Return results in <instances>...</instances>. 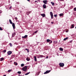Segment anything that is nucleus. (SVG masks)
Wrapping results in <instances>:
<instances>
[{"label": "nucleus", "mask_w": 76, "mask_h": 76, "mask_svg": "<svg viewBox=\"0 0 76 76\" xmlns=\"http://www.w3.org/2000/svg\"><path fill=\"white\" fill-rule=\"evenodd\" d=\"M16 34V33L15 32L14 33H12V37L13 38V37H15V35Z\"/></svg>", "instance_id": "nucleus-12"}, {"label": "nucleus", "mask_w": 76, "mask_h": 76, "mask_svg": "<svg viewBox=\"0 0 76 76\" xmlns=\"http://www.w3.org/2000/svg\"><path fill=\"white\" fill-rule=\"evenodd\" d=\"M50 43H49V44H50Z\"/></svg>", "instance_id": "nucleus-47"}, {"label": "nucleus", "mask_w": 76, "mask_h": 76, "mask_svg": "<svg viewBox=\"0 0 76 76\" xmlns=\"http://www.w3.org/2000/svg\"><path fill=\"white\" fill-rule=\"evenodd\" d=\"M10 47H12V44L11 43H10Z\"/></svg>", "instance_id": "nucleus-32"}, {"label": "nucleus", "mask_w": 76, "mask_h": 76, "mask_svg": "<svg viewBox=\"0 0 76 76\" xmlns=\"http://www.w3.org/2000/svg\"><path fill=\"white\" fill-rule=\"evenodd\" d=\"M15 20H18V18H17V17L15 18Z\"/></svg>", "instance_id": "nucleus-37"}, {"label": "nucleus", "mask_w": 76, "mask_h": 76, "mask_svg": "<svg viewBox=\"0 0 76 76\" xmlns=\"http://www.w3.org/2000/svg\"><path fill=\"white\" fill-rule=\"evenodd\" d=\"M59 15L60 16H63V13L60 14Z\"/></svg>", "instance_id": "nucleus-16"}, {"label": "nucleus", "mask_w": 76, "mask_h": 76, "mask_svg": "<svg viewBox=\"0 0 76 76\" xmlns=\"http://www.w3.org/2000/svg\"><path fill=\"white\" fill-rule=\"evenodd\" d=\"M54 16V17H57V14L55 15Z\"/></svg>", "instance_id": "nucleus-31"}, {"label": "nucleus", "mask_w": 76, "mask_h": 76, "mask_svg": "<svg viewBox=\"0 0 76 76\" xmlns=\"http://www.w3.org/2000/svg\"><path fill=\"white\" fill-rule=\"evenodd\" d=\"M13 56H14V55H13Z\"/></svg>", "instance_id": "nucleus-49"}, {"label": "nucleus", "mask_w": 76, "mask_h": 76, "mask_svg": "<svg viewBox=\"0 0 76 76\" xmlns=\"http://www.w3.org/2000/svg\"><path fill=\"white\" fill-rule=\"evenodd\" d=\"M21 67H23L24 66V64H21Z\"/></svg>", "instance_id": "nucleus-25"}, {"label": "nucleus", "mask_w": 76, "mask_h": 76, "mask_svg": "<svg viewBox=\"0 0 76 76\" xmlns=\"http://www.w3.org/2000/svg\"><path fill=\"white\" fill-rule=\"evenodd\" d=\"M59 65L60 67H63L64 66V64L63 63H60L59 64Z\"/></svg>", "instance_id": "nucleus-3"}, {"label": "nucleus", "mask_w": 76, "mask_h": 76, "mask_svg": "<svg viewBox=\"0 0 76 76\" xmlns=\"http://www.w3.org/2000/svg\"><path fill=\"white\" fill-rule=\"evenodd\" d=\"M0 31H2V30H3V29H2V28H1V27H0Z\"/></svg>", "instance_id": "nucleus-34"}, {"label": "nucleus", "mask_w": 76, "mask_h": 76, "mask_svg": "<svg viewBox=\"0 0 76 76\" xmlns=\"http://www.w3.org/2000/svg\"><path fill=\"white\" fill-rule=\"evenodd\" d=\"M40 15L42 16V17H43V18H44V17L45 16V14L44 13L41 14Z\"/></svg>", "instance_id": "nucleus-8"}, {"label": "nucleus", "mask_w": 76, "mask_h": 76, "mask_svg": "<svg viewBox=\"0 0 76 76\" xmlns=\"http://www.w3.org/2000/svg\"><path fill=\"white\" fill-rule=\"evenodd\" d=\"M74 15H75V16H76V12H75V13Z\"/></svg>", "instance_id": "nucleus-42"}, {"label": "nucleus", "mask_w": 76, "mask_h": 76, "mask_svg": "<svg viewBox=\"0 0 76 76\" xmlns=\"http://www.w3.org/2000/svg\"><path fill=\"white\" fill-rule=\"evenodd\" d=\"M68 39V37H66V38H65L64 39V41H66V39Z\"/></svg>", "instance_id": "nucleus-23"}, {"label": "nucleus", "mask_w": 76, "mask_h": 76, "mask_svg": "<svg viewBox=\"0 0 76 76\" xmlns=\"http://www.w3.org/2000/svg\"><path fill=\"white\" fill-rule=\"evenodd\" d=\"M43 7L44 9H46V5L45 4L43 5Z\"/></svg>", "instance_id": "nucleus-13"}, {"label": "nucleus", "mask_w": 76, "mask_h": 76, "mask_svg": "<svg viewBox=\"0 0 76 76\" xmlns=\"http://www.w3.org/2000/svg\"><path fill=\"white\" fill-rule=\"evenodd\" d=\"M53 41L50 40V43H52Z\"/></svg>", "instance_id": "nucleus-38"}, {"label": "nucleus", "mask_w": 76, "mask_h": 76, "mask_svg": "<svg viewBox=\"0 0 76 76\" xmlns=\"http://www.w3.org/2000/svg\"><path fill=\"white\" fill-rule=\"evenodd\" d=\"M27 0V1H30V0Z\"/></svg>", "instance_id": "nucleus-45"}, {"label": "nucleus", "mask_w": 76, "mask_h": 76, "mask_svg": "<svg viewBox=\"0 0 76 76\" xmlns=\"http://www.w3.org/2000/svg\"><path fill=\"white\" fill-rule=\"evenodd\" d=\"M28 37V35H25L24 36L22 37V38H26Z\"/></svg>", "instance_id": "nucleus-9"}, {"label": "nucleus", "mask_w": 76, "mask_h": 76, "mask_svg": "<svg viewBox=\"0 0 76 76\" xmlns=\"http://www.w3.org/2000/svg\"><path fill=\"white\" fill-rule=\"evenodd\" d=\"M0 59H1L0 61H3V60H4V58H1Z\"/></svg>", "instance_id": "nucleus-24"}, {"label": "nucleus", "mask_w": 76, "mask_h": 76, "mask_svg": "<svg viewBox=\"0 0 76 76\" xmlns=\"http://www.w3.org/2000/svg\"><path fill=\"white\" fill-rule=\"evenodd\" d=\"M26 60L27 61H29L30 60V58H29L27 57L26 58Z\"/></svg>", "instance_id": "nucleus-17"}, {"label": "nucleus", "mask_w": 76, "mask_h": 76, "mask_svg": "<svg viewBox=\"0 0 76 76\" xmlns=\"http://www.w3.org/2000/svg\"><path fill=\"white\" fill-rule=\"evenodd\" d=\"M6 50H4L3 51V53H6Z\"/></svg>", "instance_id": "nucleus-28"}, {"label": "nucleus", "mask_w": 76, "mask_h": 76, "mask_svg": "<svg viewBox=\"0 0 76 76\" xmlns=\"http://www.w3.org/2000/svg\"><path fill=\"white\" fill-rule=\"evenodd\" d=\"M74 9L75 11H76V8H75Z\"/></svg>", "instance_id": "nucleus-36"}, {"label": "nucleus", "mask_w": 76, "mask_h": 76, "mask_svg": "<svg viewBox=\"0 0 76 76\" xmlns=\"http://www.w3.org/2000/svg\"><path fill=\"white\" fill-rule=\"evenodd\" d=\"M12 6H10V7L9 8V9H11V8H12Z\"/></svg>", "instance_id": "nucleus-39"}, {"label": "nucleus", "mask_w": 76, "mask_h": 76, "mask_svg": "<svg viewBox=\"0 0 76 76\" xmlns=\"http://www.w3.org/2000/svg\"><path fill=\"white\" fill-rule=\"evenodd\" d=\"M14 64L15 65V66H17V65H18V63L15 62L14 63Z\"/></svg>", "instance_id": "nucleus-20"}, {"label": "nucleus", "mask_w": 76, "mask_h": 76, "mask_svg": "<svg viewBox=\"0 0 76 76\" xmlns=\"http://www.w3.org/2000/svg\"><path fill=\"white\" fill-rule=\"evenodd\" d=\"M59 50L60 51H63V48H59Z\"/></svg>", "instance_id": "nucleus-15"}, {"label": "nucleus", "mask_w": 76, "mask_h": 76, "mask_svg": "<svg viewBox=\"0 0 76 76\" xmlns=\"http://www.w3.org/2000/svg\"><path fill=\"white\" fill-rule=\"evenodd\" d=\"M51 3L52 4V6H54V3L53 2H51Z\"/></svg>", "instance_id": "nucleus-21"}, {"label": "nucleus", "mask_w": 76, "mask_h": 76, "mask_svg": "<svg viewBox=\"0 0 76 76\" xmlns=\"http://www.w3.org/2000/svg\"><path fill=\"white\" fill-rule=\"evenodd\" d=\"M29 73H30V72L25 74V75H29Z\"/></svg>", "instance_id": "nucleus-26"}, {"label": "nucleus", "mask_w": 76, "mask_h": 76, "mask_svg": "<svg viewBox=\"0 0 76 76\" xmlns=\"http://www.w3.org/2000/svg\"><path fill=\"white\" fill-rule=\"evenodd\" d=\"M75 29H76V26L75 27Z\"/></svg>", "instance_id": "nucleus-48"}, {"label": "nucleus", "mask_w": 76, "mask_h": 76, "mask_svg": "<svg viewBox=\"0 0 76 76\" xmlns=\"http://www.w3.org/2000/svg\"><path fill=\"white\" fill-rule=\"evenodd\" d=\"M12 24L13 29H15V23H12Z\"/></svg>", "instance_id": "nucleus-7"}, {"label": "nucleus", "mask_w": 76, "mask_h": 76, "mask_svg": "<svg viewBox=\"0 0 76 76\" xmlns=\"http://www.w3.org/2000/svg\"><path fill=\"white\" fill-rule=\"evenodd\" d=\"M12 69H9L7 71V72L8 73L9 72L10 73V72H12Z\"/></svg>", "instance_id": "nucleus-18"}, {"label": "nucleus", "mask_w": 76, "mask_h": 76, "mask_svg": "<svg viewBox=\"0 0 76 76\" xmlns=\"http://www.w3.org/2000/svg\"><path fill=\"white\" fill-rule=\"evenodd\" d=\"M57 41H53V43L54 44H56V43H57Z\"/></svg>", "instance_id": "nucleus-29"}, {"label": "nucleus", "mask_w": 76, "mask_h": 76, "mask_svg": "<svg viewBox=\"0 0 76 76\" xmlns=\"http://www.w3.org/2000/svg\"><path fill=\"white\" fill-rule=\"evenodd\" d=\"M51 72L50 70L47 71L46 72L44 73V74H47V73H50Z\"/></svg>", "instance_id": "nucleus-4"}, {"label": "nucleus", "mask_w": 76, "mask_h": 76, "mask_svg": "<svg viewBox=\"0 0 76 76\" xmlns=\"http://www.w3.org/2000/svg\"><path fill=\"white\" fill-rule=\"evenodd\" d=\"M8 55H10L12 53V52L11 51H9L7 52Z\"/></svg>", "instance_id": "nucleus-5"}, {"label": "nucleus", "mask_w": 76, "mask_h": 76, "mask_svg": "<svg viewBox=\"0 0 76 76\" xmlns=\"http://www.w3.org/2000/svg\"><path fill=\"white\" fill-rule=\"evenodd\" d=\"M38 56H39V57L41 58H42V57H44V56H43L42 55H39Z\"/></svg>", "instance_id": "nucleus-10"}, {"label": "nucleus", "mask_w": 76, "mask_h": 76, "mask_svg": "<svg viewBox=\"0 0 76 76\" xmlns=\"http://www.w3.org/2000/svg\"><path fill=\"white\" fill-rule=\"evenodd\" d=\"M26 70H27V67L26 66L25 67L22 68V70L24 72L26 71Z\"/></svg>", "instance_id": "nucleus-1"}, {"label": "nucleus", "mask_w": 76, "mask_h": 76, "mask_svg": "<svg viewBox=\"0 0 76 76\" xmlns=\"http://www.w3.org/2000/svg\"><path fill=\"white\" fill-rule=\"evenodd\" d=\"M51 40L49 39H47V42H50V41Z\"/></svg>", "instance_id": "nucleus-22"}, {"label": "nucleus", "mask_w": 76, "mask_h": 76, "mask_svg": "<svg viewBox=\"0 0 76 76\" xmlns=\"http://www.w3.org/2000/svg\"><path fill=\"white\" fill-rule=\"evenodd\" d=\"M18 74H21V72L20 71H18Z\"/></svg>", "instance_id": "nucleus-30"}, {"label": "nucleus", "mask_w": 76, "mask_h": 76, "mask_svg": "<svg viewBox=\"0 0 76 76\" xmlns=\"http://www.w3.org/2000/svg\"><path fill=\"white\" fill-rule=\"evenodd\" d=\"M34 61H37V57L34 56Z\"/></svg>", "instance_id": "nucleus-11"}, {"label": "nucleus", "mask_w": 76, "mask_h": 76, "mask_svg": "<svg viewBox=\"0 0 76 76\" xmlns=\"http://www.w3.org/2000/svg\"><path fill=\"white\" fill-rule=\"evenodd\" d=\"M59 1H64V0H59Z\"/></svg>", "instance_id": "nucleus-35"}, {"label": "nucleus", "mask_w": 76, "mask_h": 76, "mask_svg": "<svg viewBox=\"0 0 76 76\" xmlns=\"http://www.w3.org/2000/svg\"><path fill=\"white\" fill-rule=\"evenodd\" d=\"M51 23H52V24H53V23H53V22H51Z\"/></svg>", "instance_id": "nucleus-44"}, {"label": "nucleus", "mask_w": 76, "mask_h": 76, "mask_svg": "<svg viewBox=\"0 0 76 76\" xmlns=\"http://www.w3.org/2000/svg\"><path fill=\"white\" fill-rule=\"evenodd\" d=\"M38 32V30H37L35 32H34L35 34H36V33H37Z\"/></svg>", "instance_id": "nucleus-33"}, {"label": "nucleus", "mask_w": 76, "mask_h": 76, "mask_svg": "<svg viewBox=\"0 0 76 76\" xmlns=\"http://www.w3.org/2000/svg\"><path fill=\"white\" fill-rule=\"evenodd\" d=\"M9 22H10V23L11 24H12L13 23L12 22V20H11L10 19H9Z\"/></svg>", "instance_id": "nucleus-14"}, {"label": "nucleus", "mask_w": 76, "mask_h": 76, "mask_svg": "<svg viewBox=\"0 0 76 76\" xmlns=\"http://www.w3.org/2000/svg\"><path fill=\"white\" fill-rule=\"evenodd\" d=\"M2 13V12L1 10H0V13Z\"/></svg>", "instance_id": "nucleus-40"}, {"label": "nucleus", "mask_w": 76, "mask_h": 76, "mask_svg": "<svg viewBox=\"0 0 76 76\" xmlns=\"http://www.w3.org/2000/svg\"><path fill=\"white\" fill-rule=\"evenodd\" d=\"M50 15L51 16V19H53L54 18V16L53 15V12H50Z\"/></svg>", "instance_id": "nucleus-2"}, {"label": "nucleus", "mask_w": 76, "mask_h": 76, "mask_svg": "<svg viewBox=\"0 0 76 76\" xmlns=\"http://www.w3.org/2000/svg\"><path fill=\"white\" fill-rule=\"evenodd\" d=\"M74 24H72V26H71V29H72V28H74Z\"/></svg>", "instance_id": "nucleus-19"}, {"label": "nucleus", "mask_w": 76, "mask_h": 76, "mask_svg": "<svg viewBox=\"0 0 76 76\" xmlns=\"http://www.w3.org/2000/svg\"><path fill=\"white\" fill-rule=\"evenodd\" d=\"M43 2L44 3V4H47V0H44L43 1Z\"/></svg>", "instance_id": "nucleus-6"}, {"label": "nucleus", "mask_w": 76, "mask_h": 76, "mask_svg": "<svg viewBox=\"0 0 76 76\" xmlns=\"http://www.w3.org/2000/svg\"><path fill=\"white\" fill-rule=\"evenodd\" d=\"M3 76H6V75H4Z\"/></svg>", "instance_id": "nucleus-46"}, {"label": "nucleus", "mask_w": 76, "mask_h": 76, "mask_svg": "<svg viewBox=\"0 0 76 76\" xmlns=\"http://www.w3.org/2000/svg\"><path fill=\"white\" fill-rule=\"evenodd\" d=\"M25 50H26V51H27L28 53H29V50H28V49L26 48Z\"/></svg>", "instance_id": "nucleus-27"}, {"label": "nucleus", "mask_w": 76, "mask_h": 76, "mask_svg": "<svg viewBox=\"0 0 76 76\" xmlns=\"http://www.w3.org/2000/svg\"><path fill=\"white\" fill-rule=\"evenodd\" d=\"M37 3H38L37 1H35V3H37Z\"/></svg>", "instance_id": "nucleus-41"}, {"label": "nucleus", "mask_w": 76, "mask_h": 76, "mask_svg": "<svg viewBox=\"0 0 76 76\" xmlns=\"http://www.w3.org/2000/svg\"><path fill=\"white\" fill-rule=\"evenodd\" d=\"M48 58V56H47L46 57V58Z\"/></svg>", "instance_id": "nucleus-43"}]
</instances>
